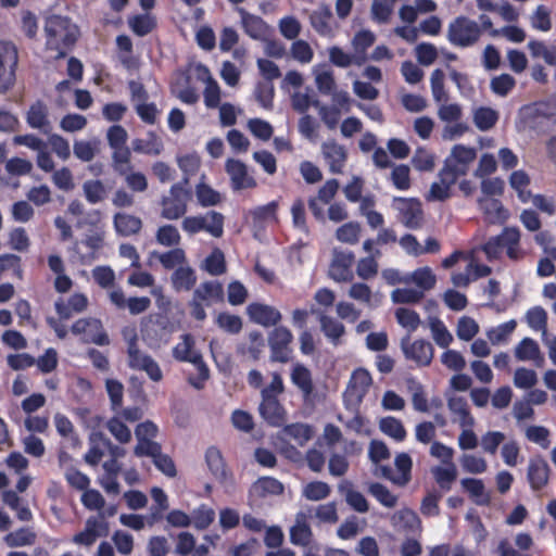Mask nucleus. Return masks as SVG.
Segmentation results:
<instances>
[{
    "label": "nucleus",
    "instance_id": "55",
    "mask_svg": "<svg viewBox=\"0 0 556 556\" xmlns=\"http://www.w3.org/2000/svg\"><path fill=\"white\" fill-rule=\"evenodd\" d=\"M368 492L384 507L393 508L397 504V496L379 482L371 483L368 486Z\"/></svg>",
    "mask_w": 556,
    "mask_h": 556
},
{
    "label": "nucleus",
    "instance_id": "50",
    "mask_svg": "<svg viewBox=\"0 0 556 556\" xmlns=\"http://www.w3.org/2000/svg\"><path fill=\"white\" fill-rule=\"evenodd\" d=\"M394 465L400 475L393 479V482L397 485H405L410 480L412 457L407 453H400L395 456Z\"/></svg>",
    "mask_w": 556,
    "mask_h": 556
},
{
    "label": "nucleus",
    "instance_id": "24",
    "mask_svg": "<svg viewBox=\"0 0 556 556\" xmlns=\"http://www.w3.org/2000/svg\"><path fill=\"white\" fill-rule=\"evenodd\" d=\"M192 298L206 306L220 302L224 299L223 285L218 281H205L193 291Z\"/></svg>",
    "mask_w": 556,
    "mask_h": 556
},
{
    "label": "nucleus",
    "instance_id": "61",
    "mask_svg": "<svg viewBox=\"0 0 556 556\" xmlns=\"http://www.w3.org/2000/svg\"><path fill=\"white\" fill-rule=\"evenodd\" d=\"M549 430L544 426H528L525 429V437L529 442L540 445L542 448L549 446Z\"/></svg>",
    "mask_w": 556,
    "mask_h": 556
},
{
    "label": "nucleus",
    "instance_id": "6",
    "mask_svg": "<svg viewBox=\"0 0 556 556\" xmlns=\"http://www.w3.org/2000/svg\"><path fill=\"white\" fill-rule=\"evenodd\" d=\"M392 207L397 220L408 229H419L424 225V211L419 200L414 198H394Z\"/></svg>",
    "mask_w": 556,
    "mask_h": 556
},
{
    "label": "nucleus",
    "instance_id": "25",
    "mask_svg": "<svg viewBox=\"0 0 556 556\" xmlns=\"http://www.w3.org/2000/svg\"><path fill=\"white\" fill-rule=\"evenodd\" d=\"M338 490L344 495L346 504L357 513L364 514L369 509L366 497L358 491L353 489V484L349 480L339 483Z\"/></svg>",
    "mask_w": 556,
    "mask_h": 556
},
{
    "label": "nucleus",
    "instance_id": "53",
    "mask_svg": "<svg viewBox=\"0 0 556 556\" xmlns=\"http://www.w3.org/2000/svg\"><path fill=\"white\" fill-rule=\"evenodd\" d=\"M516 321L514 319L503 323L486 331V337L493 345L506 342L509 336L516 329Z\"/></svg>",
    "mask_w": 556,
    "mask_h": 556
},
{
    "label": "nucleus",
    "instance_id": "57",
    "mask_svg": "<svg viewBox=\"0 0 556 556\" xmlns=\"http://www.w3.org/2000/svg\"><path fill=\"white\" fill-rule=\"evenodd\" d=\"M331 493V488L324 481H313L307 483L303 489V496L308 501H321L327 498Z\"/></svg>",
    "mask_w": 556,
    "mask_h": 556
},
{
    "label": "nucleus",
    "instance_id": "47",
    "mask_svg": "<svg viewBox=\"0 0 556 556\" xmlns=\"http://www.w3.org/2000/svg\"><path fill=\"white\" fill-rule=\"evenodd\" d=\"M205 458L213 476L219 481H225L227 471L220 452L216 447H210L206 451Z\"/></svg>",
    "mask_w": 556,
    "mask_h": 556
},
{
    "label": "nucleus",
    "instance_id": "17",
    "mask_svg": "<svg viewBox=\"0 0 556 556\" xmlns=\"http://www.w3.org/2000/svg\"><path fill=\"white\" fill-rule=\"evenodd\" d=\"M247 313L252 321L264 327L275 326L281 319V314L278 309L261 303L250 304L247 307Z\"/></svg>",
    "mask_w": 556,
    "mask_h": 556
},
{
    "label": "nucleus",
    "instance_id": "36",
    "mask_svg": "<svg viewBox=\"0 0 556 556\" xmlns=\"http://www.w3.org/2000/svg\"><path fill=\"white\" fill-rule=\"evenodd\" d=\"M407 279L408 285L415 283L420 289L419 291L422 292L431 290L437 282L435 275L428 266L417 268L413 273L407 274Z\"/></svg>",
    "mask_w": 556,
    "mask_h": 556
},
{
    "label": "nucleus",
    "instance_id": "62",
    "mask_svg": "<svg viewBox=\"0 0 556 556\" xmlns=\"http://www.w3.org/2000/svg\"><path fill=\"white\" fill-rule=\"evenodd\" d=\"M290 54L291 56L302 63V64H308L312 62L314 58V51L309 43L303 39H295L290 48Z\"/></svg>",
    "mask_w": 556,
    "mask_h": 556
},
{
    "label": "nucleus",
    "instance_id": "58",
    "mask_svg": "<svg viewBox=\"0 0 556 556\" xmlns=\"http://www.w3.org/2000/svg\"><path fill=\"white\" fill-rule=\"evenodd\" d=\"M278 202L271 201L265 205L256 206L249 212L253 218L254 224H262L265 222H275L277 219Z\"/></svg>",
    "mask_w": 556,
    "mask_h": 556
},
{
    "label": "nucleus",
    "instance_id": "43",
    "mask_svg": "<svg viewBox=\"0 0 556 556\" xmlns=\"http://www.w3.org/2000/svg\"><path fill=\"white\" fill-rule=\"evenodd\" d=\"M515 357L521 362L541 358L539 344L531 338H523L515 348Z\"/></svg>",
    "mask_w": 556,
    "mask_h": 556
},
{
    "label": "nucleus",
    "instance_id": "41",
    "mask_svg": "<svg viewBox=\"0 0 556 556\" xmlns=\"http://www.w3.org/2000/svg\"><path fill=\"white\" fill-rule=\"evenodd\" d=\"M446 467L435 466L431 469V473L438 485L444 490L450 491L452 484L457 478V468L455 464L445 465Z\"/></svg>",
    "mask_w": 556,
    "mask_h": 556
},
{
    "label": "nucleus",
    "instance_id": "28",
    "mask_svg": "<svg viewBox=\"0 0 556 556\" xmlns=\"http://www.w3.org/2000/svg\"><path fill=\"white\" fill-rule=\"evenodd\" d=\"M315 85L323 94H331L336 91V79L333 71L328 65H315L313 67Z\"/></svg>",
    "mask_w": 556,
    "mask_h": 556
},
{
    "label": "nucleus",
    "instance_id": "26",
    "mask_svg": "<svg viewBox=\"0 0 556 556\" xmlns=\"http://www.w3.org/2000/svg\"><path fill=\"white\" fill-rule=\"evenodd\" d=\"M26 122L29 127L39 129L43 134H49L51 130V123L48 118V110L45 103L41 101H37L30 105L26 115Z\"/></svg>",
    "mask_w": 556,
    "mask_h": 556
},
{
    "label": "nucleus",
    "instance_id": "39",
    "mask_svg": "<svg viewBox=\"0 0 556 556\" xmlns=\"http://www.w3.org/2000/svg\"><path fill=\"white\" fill-rule=\"evenodd\" d=\"M238 13L241 16V24L247 35L253 39H258L264 33L263 20L249 13L243 8H239Z\"/></svg>",
    "mask_w": 556,
    "mask_h": 556
},
{
    "label": "nucleus",
    "instance_id": "14",
    "mask_svg": "<svg viewBox=\"0 0 556 556\" xmlns=\"http://www.w3.org/2000/svg\"><path fill=\"white\" fill-rule=\"evenodd\" d=\"M225 169L230 178L231 188L235 191L252 189L257 186L255 178L250 175L243 162L236 159H228L225 163Z\"/></svg>",
    "mask_w": 556,
    "mask_h": 556
},
{
    "label": "nucleus",
    "instance_id": "23",
    "mask_svg": "<svg viewBox=\"0 0 556 556\" xmlns=\"http://www.w3.org/2000/svg\"><path fill=\"white\" fill-rule=\"evenodd\" d=\"M113 226L117 235L130 237L140 232L142 220L135 215L119 212L113 216Z\"/></svg>",
    "mask_w": 556,
    "mask_h": 556
},
{
    "label": "nucleus",
    "instance_id": "31",
    "mask_svg": "<svg viewBox=\"0 0 556 556\" xmlns=\"http://www.w3.org/2000/svg\"><path fill=\"white\" fill-rule=\"evenodd\" d=\"M131 146L135 152L142 154L159 155L163 151V142L154 131H148L144 139H134Z\"/></svg>",
    "mask_w": 556,
    "mask_h": 556
},
{
    "label": "nucleus",
    "instance_id": "5",
    "mask_svg": "<svg viewBox=\"0 0 556 556\" xmlns=\"http://www.w3.org/2000/svg\"><path fill=\"white\" fill-rule=\"evenodd\" d=\"M190 199L191 191L188 188H184L182 184H174L168 194L161 199V216L167 220L179 219L187 213Z\"/></svg>",
    "mask_w": 556,
    "mask_h": 556
},
{
    "label": "nucleus",
    "instance_id": "64",
    "mask_svg": "<svg viewBox=\"0 0 556 556\" xmlns=\"http://www.w3.org/2000/svg\"><path fill=\"white\" fill-rule=\"evenodd\" d=\"M215 519V511L202 504L192 511L191 522L199 530L206 529Z\"/></svg>",
    "mask_w": 556,
    "mask_h": 556
},
{
    "label": "nucleus",
    "instance_id": "22",
    "mask_svg": "<svg viewBox=\"0 0 556 556\" xmlns=\"http://www.w3.org/2000/svg\"><path fill=\"white\" fill-rule=\"evenodd\" d=\"M371 382L372 380L370 374L366 369L358 368L354 370L351 376L348 387V394L352 399L361 402L367 393Z\"/></svg>",
    "mask_w": 556,
    "mask_h": 556
},
{
    "label": "nucleus",
    "instance_id": "7",
    "mask_svg": "<svg viewBox=\"0 0 556 556\" xmlns=\"http://www.w3.org/2000/svg\"><path fill=\"white\" fill-rule=\"evenodd\" d=\"M173 356L179 362L193 364L202 381L208 379L210 370L203 362L202 355L194 350V340L191 334L181 336V341L173 348Z\"/></svg>",
    "mask_w": 556,
    "mask_h": 556
},
{
    "label": "nucleus",
    "instance_id": "15",
    "mask_svg": "<svg viewBox=\"0 0 556 556\" xmlns=\"http://www.w3.org/2000/svg\"><path fill=\"white\" fill-rule=\"evenodd\" d=\"M321 154L329 166L332 174H341L345 166L348 152L344 146L336 140H327L321 144Z\"/></svg>",
    "mask_w": 556,
    "mask_h": 556
},
{
    "label": "nucleus",
    "instance_id": "56",
    "mask_svg": "<svg viewBox=\"0 0 556 556\" xmlns=\"http://www.w3.org/2000/svg\"><path fill=\"white\" fill-rule=\"evenodd\" d=\"M396 0H374L371 4V17L379 24L389 22Z\"/></svg>",
    "mask_w": 556,
    "mask_h": 556
},
{
    "label": "nucleus",
    "instance_id": "63",
    "mask_svg": "<svg viewBox=\"0 0 556 556\" xmlns=\"http://www.w3.org/2000/svg\"><path fill=\"white\" fill-rule=\"evenodd\" d=\"M285 433L295 440L299 445H305L313 438V429L305 424H292L285 427Z\"/></svg>",
    "mask_w": 556,
    "mask_h": 556
},
{
    "label": "nucleus",
    "instance_id": "29",
    "mask_svg": "<svg viewBox=\"0 0 556 556\" xmlns=\"http://www.w3.org/2000/svg\"><path fill=\"white\" fill-rule=\"evenodd\" d=\"M291 381L302 392L304 400H308L314 391L312 374L302 364H295L291 371Z\"/></svg>",
    "mask_w": 556,
    "mask_h": 556
},
{
    "label": "nucleus",
    "instance_id": "44",
    "mask_svg": "<svg viewBox=\"0 0 556 556\" xmlns=\"http://www.w3.org/2000/svg\"><path fill=\"white\" fill-rule=\"evenodd\" d=\"M376 41V35L368 29L357 31L352 39V47L356 56H362L364 63L367 61L366 51Z\"/></svg>",
    "mask_w": 556,
    "mask_h": 556
},
{
    "label": "nucleus",
    "instance_id": "19",
    "mask_svg": "<svg viewBox=\"0 0 556 556\" xmlns=\"http://www.w3.org/2000/svg\"><path fill=\"white\" fill-rule=\"evenodd\" d=\"M391 521L394 528L405 531L408 534H417L421 532L420 518L409 508L395 511L391 517Z\"/></svg>",
    "mask_w": 556,
    "mask_h": 556
},
{
    "label": "nucleus",
    "instance_id": "8",
    "mask_svg": "<svg viewBox=\"0 0 556 556\" xmlns=\"http://www.w3.org/2000/svg\"><path fill=\"white\" fill-rule=\"evenodd\" d=\"M477 157V150L464 144H455L445 159L443 168L458 178L468 173L470 164Z\"/></svg>",
    "mask_w": 556,
    "mask_h": 556
},
{
    "label": "nucleus",
    "instance_id": "54",
    "mask_svg": "<svg viewBox=\"0 0 556 556\" xmlns=\"http://www.w3.org/2000/svg\"><path fill=\"white\" fill-rule=\"evenodd\" d=\"M83 191L86 200L90 204H97L104 200L106 190L101 180H86L83 184Z\"/></svg>",
    "mask_w": 556,
    "mask_h": 556
},
{
    "label": "nucleus",
    "instance_id": "49",
    "mask_svg": "<svg viewBox=\"0 0 556 556\" xmlns=\"http://www.w3.org/2000/svg\"><path fill=\"white\" fill-rule=\"evenodd\" d=\"M479 208L486 215L492 223L505 218V211L502 202L493 198H480L478 200Z\"/></svg>",
    "mask_w": 556,
    "mask_h": 556
},
{
    "label": "nucleus",
    "instance_id": "11",
    "mask_svg": "<svg viewBox=\"0 0 556 556\" xmlns=\"http://www.w3.org/2000/svg\"><path fill=\"white\" fill-rule=\"evenodd\" d=\"M293 334L283 327H276L268 336V345L270 349V359L278 363H287L290 359Z\"/></svg>",
    "mask_w": 556,
    "mask_h": 556
},
{
    "label": "nucleus",
    "instance_id": "46",
    "mask_svg": "<svg viewBox=\"0 0 556 556\" xmlns=\"http://www.w3.org/2000/svg\"><path fill=\"white\" fill-rule=\"evenodd\" d=\"M527 323L530 328L542 332V339H547V313L541 306H534L527 312Z\"/></svg>",
    "mask_w": 556,
    "mask_h": 556
},
{
    "label": "nucleus",
    "instance_id": "52",
    "mask_svg": "<svg viewBox=\"0 0 556 556\" xmlns=\"http://www.w3.org/2000/svg\"><path fill=\"white\" fill-rule=\"evenodd\" d=\"M131 152L126 146L114 148L112 153V167L118 175L126 174V170L132 169L130 163Z\"/></svg>",
    "mask_w": 556,
    "mask_h": 556
},
{
    "label": "nucleus",
    "instance_id": "30",
    "mask_svg": "<svg viewBox=\"0 0 556 556\" xmlns=\"http://www.w3.org/2000/svg\"><path fill=\"white\" fill-rule=\"evenodd\" d=\"M460 483L477 505L485 506L490 504V494L485 491L484 483L481 479L464 478Z\"/></svg>",
    "mask_w": 556,
    "mask_h": 556
},
{
    "label": "nucleus",
    "instance_id": "27",
    "mask_svg": "<svg viewBox=\"0 0 556 556\" xmlns=\"http://www.w3.org/2000/svg\"><path fill=\"white\" fill-rule=\"evenodd\" d=\"M440 181L431 185L427 197L430 201H444L450 197V188L456 182L457 178L445 170L443 167L439 172Z\"/></svg>",
    "mask_w": 556,
    "mask_h": 556
},
{
    "label": "nucleus",
    "instance_id": "48",
    "mask_svg": "<svg viewBox=\"0 0 556 556\" xmlns=\"http://www.w3.org/2000/svg\"><path fill=\"white\" fill-rule=\"evenodd\" d=\"M498 121L497 111L491 108H479L473 113V123L476 127L481 131H488L494 127Z\"/></svg>",
    "mask_w": 556,
    "mask_h": 556
},
{
    "label": "nucleus",
    "instance_id": "1",
    "mask_svg": "<svg viewBox=\"0 0 556 556\" xmlns=\"http://www.w3.org/2000/svg\"><path fill=\"white\" fill-rule=\"evenodd\" d=\"M46 49L55 51V59H63L74 48L79 38V28L67 16L50 15L43 25Z\"/></svg>",
    "mask_w": 556,
    "mask_h": 556
},
{
    "label": "nucleus",
    "instance_id": "38",
    "mask_svg": "<svg viewBox=\"0 0 556 556\" xmlns=\"http://www.w3.org/2000/svg\"><path fill=\"white\" fill-rule=\"evenodd\" d=\"M100 151V140H75L73 144L74 155L81 162H90Z\"/></svg>",
    "mask_w": 556,
    "mask_h": 556
},
{
    "label": "nucleus",
    "instance_id": "42",
    "mask_svg": "<svg viewBox=\"0 0 556 556\" xmlns=\"http://www.w3.org/2000/svg\"><path fill=\"white\" fill-rule=\"evenodd\" d=\"M379 429L386 435L394 439L397 442L405 440L407 433L402 421L393 416H387L380 419Z\"/></svg>",
    "mask_w": 556,
    "mask_h": 556
},
{
    "label": "nucleus",
    "instance_id": "51",
    "mask_svg": "<svg viewBox=\"0 0 556 556\" xmlns=\"http://www.w3.org/2000/svg\"><path fill=\"white\" fill-rule=\"evenodd\" d=\"M155 240L163 247H177L181 241V236L174 225L167 224L157 228Z\"/></svg>",
    "mask_w": 556,
    "mask_h": 556
},
{
    "label": "nucleus",
    "instance_id": "2",
    "mask_svg": "<svg viewBox=\"0 0 556 556\" xmlns=\"http://www.w3.org/2000/svg\"><path fill=\"white\" fill-rule=\"evenodd\" d=\"M124 339L127 342V364L134 370L144 371L148 377L159 382L163 379L160 365L149 354L138 346V337L135 330H124Z\"/></svg>",
    "mask_w": 556,
    "mask_h": 556
},
{
    "label": "nucleus",
    "instance_id": "13",
    "mask_svg": "<svg viewBox=\"0 0 556 556\" xmlns=\"http://www.w3.org/2000/svg\"><path fill=\"white\" fill-rule=\"evenodd\" d=\"M354 257L353 252L334 248L332 251V261L329 266L330 278L337 282L352 281Z\"/></svg>",
    "mask_w": 556,
    "mask_h": 556
},
{
    "label": "nucleus",
    "instance_id": "4",
    "mask_svg": "<svg viewBox=\"0 0 556 556\" xmlns=\"http://www.w3.org/2000/svg\"><path fill=\"white\" fill-rule=\"evenodd\" d=\"M480 37L479 24L466 16H458L448 24L447 40L455 47H471L479 41Z\"/></svg>",
    "mask_w": 556,
    "mask_h": 556
},
{
    "label": "nucleus",
    "instance_id": "32",
    "mask_svg": "<svg viewBox=\"0 0 556 556\" xmlns=\"http://www.w3.org/2000/svg\"><path fill=\"white\" fill-rule=\"evenodd\" d=\"M447 407L452 414L458 416V422L463 428L473 427L475 418L468 409L466 399L462 396H452L447 401Z\"/></svg>",
    "mask_w": 556,
    "mask_h": 556
},
{
    "label": "nucleus",
    "instance_id": "33",
    "mask_svg": "<svg viewBox=\"0 0 556 556\" xmlns=\"http://www.w3.org/2000/svg\"><path fill=\"white\" fill-rule=\"evenodd\" d=\"M320 329L326 338L334 345H338L341 337L345 333L344 325L333 317L325 314L319 315Z\"/></svg>",
    "mask_w": 556,
    "mask_h": 556
},
{
    "label": "nucleus",
    "instance_id": "35",
    "mask_svg": "<svg viewBox=\"0 0 556 556\" xmlns=\"http://www.w3.org/2000/svg\"><path fill=\"white\" fill-rule=\"evenodd\" d=\"M195 282L197 276L190 266H179L172 275V285L176 291H189Z\"/></svg>",
    "mask_w": 556,
    "mask_h": 556
},
{
    "label": "nucleus",
    "instance_id": "59",
    "mask_svg": "<svg viewBox=\"0 0 556 556\" xmlns=\"http://www.w3.org/2000/svg\"><path fill=\"white\" fill-rule=\"evenodd\" d=\"M396 321L405 329L410 332H414L419 327L421 320L417 312L406 308L399 307L395 313Z\"/></svg>",
    "mask_w": 556,
    "mask_h": 556
},
{
    "label": "nucleus",
    "instance_id": "18",
    "mask_svg": "<svg viewBox=\"0 0 556 556\" xmlns=\"http://www.w3.org/2000/svg\"><path fill=\"white\" fill-rule=\"evenodd\" d=\"M549 467L542 457H534L529 460L527 478L532 490L538 491L548 482Z\"/></svg>",
    "mask_w": 556,
    "mask_h": 556
},
{
    "label": "nucleus",
    "instance_id": "10",
    "mask_svg": "<svg viewBox=\"0 0 556 556\" xmlns=\"http://www.w3.org/2000/svg\"><path fill=\"white\" fill-rule=\"evenodd\" d=\"M401 350L407 361L414 362L417 366H429L433 359L434 349L432 344L425 339L410 340L407 334L401 339Z\"/></svg>",
    "mask_w": 556,
    "mask_h": 556
},
{
    "label": "nucleus",
    "instance_id": "45",
    "mask_svg": "<svg viewBox=\"0 0 556 556\" xmlns=\"http://www.w3.org/2000/svg\"><path fill=\"white\" fill-rule=\"evenodd\" d=\"M203 218V230L214 238H220L224 233L225 217L222 213L216 211H208Z\"/></svg>",
    "mask_w": 556,
    "mask_h": 556
},
{
    "label": "nucleus",
    "instance_id": "34",
    "mask_svg": "<svg viewBox=\"0 0 556 556\" xmlns=\"http://www.w3.org/2000/svg\"><path fill=\"white\" fill-rule=\"evenodd\" d=\"M428 325L435 344L442 349L448 348L454 338L445 324L439 317H429Z\"/></svg>",
    "mask_w": 556,
    "mask_h": 556
},
{
    "label": "nucleus",
    "instance_id": "21",
    "mask_svg": "<svg viewBox=\"0 0 556 556\" xmlns=\"http://www.w3.org/2000/svg\"><path fill=\"white\" fill-rule=\"evenodd\" d=\"M87 305V296L81 293H75L67 301H56L54 307L61 319H70L74 314L84 312Z\"/></svg>",
    "mask_w": 556,
    "mask_h": 556
},
{
    "label": "nucleus",
    "instance_id": "16",
    "mask_svg": "<svg viewBox=\"0 0 556 556\" xmlns=\"http://www.w3.org/2000/svg\"><path fill=\"white\" fill-rule=\"evenodd\" d=\"M258 412L269 426L280 427L286 422L287 413L277 397L271 395L262 396Z\"/></svg>",
    "mask_w": 556,
    "mask_h": 556
},
{
    "label": "nucleus",
    "instance_id": "12",
    "mask_svg": "<svg viewBox=\"0 0 556 556\" xmlns=\"http://www.w3.org/2000/svg\"><path fill=\"white\" fill-rule=\"evenodd\" d=\"M313 517V507L308 506L295 514L294 525L289 530L290 542L296 546H308L313 541V531L309 519Z\"/></svg>",
    "mask_w": 556,
    "mask_h": 556
},
{
    "label": "nucleus",
    "instance_id": "60",
    "mask_svg": "<svg viewBox=\"0 0 556 556\" xmlns=\"http://www.w3.org/2000/svg\"><path fill=\"white\" fill-rule=\"evenodd\" d=\"M36 534L27 529L21 528L5 535L4 541L10 547L26 546L35 543Z\"/></svg>",
    "mask_w": 556,
    "mask_h": 556
},
{
    "label": "nucleus",
    "instance_id": "20",
    "mask_svg": "<svg viewBox=\"0 0 556 556\" xmlns=\"http://www.w3.org/2000/svg\"><path fill=\"white\" fill-rule=\"evenodd\" d=\"M332 12L327 4L318 5L311 14H309V23L314 30L324 37H331L333 35V29L331 26Z\"/></svg>",
    "mask_w": 556,
    "mask_h": 556
},
{
    "label": "nucleus",
    "instance_id": "9",
    "mask_svg": "<svg viewBox=\"0 0 556 556\" xmlns=\"http://www.w3.org/2000/svg\"><path fill=\"white\" fill-rule=\"evenodd\" d=\"M17 50L14 45L0 41V92L10 90L15 81Z\"/></svg>",
    "mask_w": 556,
    "mask_h": 556
},
{
    "label": "nucleus",
    "instance_id": "40",
    "mask_svg": "<svg viewBox=\"0 0 556 556\" xmlns=\"http://www.w3.org/2000/svg\"><path fill=\"white\" fill-rule=\"evenodd\" d=\"M329 61L342 68H346L351 65L361 66L364 64V59L362 56H356L354 53H346L340 47L333 46L328 49Z\"/></svg>",
    "mask_w": 556,
    "mask_h": 556
},
{
    "label": "nucleus",
    "instance_id": "3",
    "mask_svg": "<svg viewBox=\"0 0 556 556\" xmlns=\"http://www.w3.org/2000/svg\"><path fill=\"white\" fill-rule=\"evenodd\" d=\"M520 231L516 227H506L502 233L491 237L483 245V251L489 260L500 257L503 249L509 258L517 260L519 257Z\"/></svg>",
    "mask_w": 556,
    "mask_h": 556
},
{
    "label": "nucleus",
    "instance_id": "37",
    "mask_svg": "<svg viewBox=\"0 0 556 556\" xmlns=\"http://www.w3.org/2000/svg\"><path fill=\"white\" fill-rule=\"evenodd\" d=\"M101 526L102 523L94 517L87 519L85 529L74 535L73 542L78 545L91 546L100 536Z\"/></svg>",
    "mask_w": 556,
    "mask_h": 556
}]
</instances>
